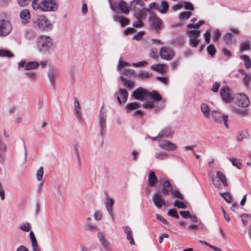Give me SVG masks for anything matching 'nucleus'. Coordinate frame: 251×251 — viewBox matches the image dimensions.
I'll use <instances>...</instances> for the list:
<instances>
[{
	"instance_id": "f257e3e1",
	"label": "nucleus",
	"mask_w": 251,
	"mask_h": 251,
	"mask_svg": "<svg viewBox=\"0 0 251 251\" xmlns=\"http://www.w3.org/2000/svg\"><path fill=\"white\" fill-rule=\"evenodd\" d=\"M33 9L41 11H54L58 8V5L53 0H33L32 3Z\"/></svg>"
},
{
	"instance_id": "f03ea898",
	"label": "nucleus",
	"mask_w": 251,
	"mask_h": 251,
	"mask_svg": "<svg viewBox=\"0 0 251 251\" xmlns=\"http://www.w3.org/2000/svg\"><path fill=\"white\" fill-rule=\"evenodd\" d=\"M52 45V40L48 36L41 35L38 40L37 46L41 52L48 51Z\"/></svg>"
},
{
	"instance_id": "7ed1b4c3",
	"label": "nucleus",
	"mask_w": 251,
	"mask_h": 251,
	"mask_svg": "<svg viewBox=\"0 0 251 251\" xmlns=\"http://www.w3.org/2000/svg\"><path fill=\"white\" fill-rule=\"evenodd\" d=\"M232 101L239 106L243 107H247L250 104L249 98L244 93L235 94L232 97Z\"/></svg>"
},
{
	"instance_id": "20e7f679",
	"label": "nucleus",
	"mask_w": 251,
	"mask_h": 251,
	"mask_svg": "<svg viewBox=\"0 0 251 251\" xmlns=\"http://www.w3.org/2000/svg\"><path fill=\"white\" fill-rule=\"evenodd\" d=\"M33 25L35 27L41 30H46L51 29V25L45 16L41 15L36 19H33Z\"/></svg>"
},
{
	"instance_id": "39448f33",
	"label": "nucleus",
	"mask_w": 251,
	"mask_h": 251,
	"mask_svg": "<svg viewBox=\"0 0 251 251\" xmlns=\"http://www.w3.org/2000/svg\"><path fill=\"white\" fill-rule=\"evenodd\" d=\"M103 106H102L101 107L100 114H99V124L100 127V135L102 138H103L104 135L106 133V111H103Z\"/></svg>"
},
{
	"instance_id": "423d86ee",
	"label": "nucleus",
	"mask_w": 251,
	"mask_h": 251,
	"mask_svg": "<svg viewBox=\"0 0 251 251\" xmlns=\"http://www.w3.org/2000/svg\"><path fill=\"white\" fill-rule=\"evenodd\" d=\"M216 176L212 177V181L213 185L219 188L222 187V182L225 187L228 186L226 181V176L221 171H217L216 173Z\"/></svg>"
},
{
	"instance_id": "0eeeda50",
	"label": "nucleus",
	"mask_w": 251,
	"mask_h": 251,
	"mask_svg": "<svg viewBox=\"0 0 251 251\" xmlns=\"http://www.w3.org/2000/svg\"><path fill=\"white\" fill-rule=\"evenodd\" d=\"M201 34L200 30H189L187 32V35L189 37V45L193 48H196L200 42L198 39Z\"/></svg>"
},
{
	"instance_id": "6e6552de",
	"label": "nucleus",
	"mask_w": 251,
	"mask_h": 251,
	"mask_svg": "<svg viewBox=\"0 0 251 251\" xmlns=\"http://www.w3.org/2000/svg\"><path fill=\"white\" fill-rule=\"evenodd\" d=\"M148 90L140 87L133 91L131 96L135 100H144L148 99Z\"/></svg>"
},
{
	"instance_id": "1a4fd4ad",
	"label": "nucleus",
	"mask_w": 251,
	"mask_h": 251,
	"mask_svg": "<svg viewBox=\"0 0 251 251\" xmlns=\"http://www.w3.org/2000/svg\"><path fill=\"white\" fill-rule=\"evenodd\" d=\"M12 29L10 22L4 20H0V36H6Z\"/></svg>"
},
{
	"instance_id": "9d476101",
	"label": "nucleus",
	"mask_w": 251,
	"mask_h": 251,
	"mask_svg": "<svg viewBox=\"0 0 251 251\" xmlns=\"http://www.w3.org/2000/svg\"><path fill=\"white\" fill-rule=\"evenodd\" d=\"M117 100L120 104L125 103L127 100L128 93L127 90L124 88H120L116 93Z\"/></svg>"
},
{
	"instance_id": "9b49d317",
	"label": "nucleus",
	"mask_w": 251,
	"mask_h": 251,
	"mask_svg": "<svg viewBox=\"0 0 251 251\" xmlns=\"http://www.w3.org/2000/svg\"><path fill=\"white\" fill-rule=\"evenodd\" d=\"M211 116L217 122L220 123L223 121L225 126L226 128L228 127L227 124L228 116L227 115H222L219 111L214 110L211 112Z\"/></svg>"
},
{
	"instance_id": "f8f14e48",
	"label": "nucleus",
	"mask_w": 251,
	"mask_h": 251,
	"mask_svg": "<svg viewBox=\"0 0 251 251\" xmlns=\"http://www.w3.org/2000/svg\"><path fill=\"white\" fill-rule=\"evenodd\" d=\"M149 19L152 20V26L154 30L156 32L159 33L160 30L164 28L163 21L156 16H151Z\"/></svg>"
},
{
	"instance_id": "ddd939ff",
	"label": "nucleus",
	"mask_w": 251,
	"mask_h": 251,
	"mask_svg": "<svg viewBox=\"0 0 251 251\" xmlns=\"http://www.w3.org/2000/svg\"><path fill=\"white\" fill-rule=\"evenodd\" d=\"M160 57L164 59L170 60L175 56L172 49L168 47H162L160 50Z\"/></svg>"
},
{
	"instance_id": "4468645a",
	"label": "nucleus",
	"mask_w": 251,
	"mask_h": 251,
	"mask_svg": "<svg viewBox=\"0 0 251 251\" xmlns=\"http://www.w3.org/2000/svg\"><path fill=\"white\" fill-rule=\"evenodd\" d=\"M152 201L154 205L158 208H161L162 206L166 205V202L163 196L158 193H155L152 197Z\"/></svg>"
},
{
	"instance_id": "2eb2a0df",
	"label": "nucleus",
	"mask_w": 251,
	"mask_h": 251,
	"mask_svg": "<svg viewBox=\"0 0 251 251\" xmlns=\"http://www.w3.org/2000/svg\"><path fill=\"white\" fill-rule=\"evenodd\" d=\"M160 148L166 151H174L176 149L175 144L167 140H161L158 142Z\"/></svg>"
},
{
	"instance_id": "dca6fc26",
	"label": "nucleus",
	"mask_w": 251,
	"mask_h": 251,
	"mask_svg": "<svg viewBox=\"0 0 251 251\" xmlns=\"http://www.w3.org/2000/svg\"><path fill=\"white\" fill-rule=\"evenodd\" d=\"M220 95L222 100L225 102L228 103L232 101V97L229 94V88L228 86H224L221 88Z\"/></svg>"
},
{
	"instance_id": "f3484780",
	"label": "nucleus",
	"mask_w": 251,
	"mask_h": 251,
	"mask_svg": "<svg viewBox=\"0 0 251 251\" xmlns=\"http://www.w3.org/2000/svg\"><path fill=\"white\" fill-rule=\"evenodd\" d=\"M74 99V112L79 123H81L82 122V114L81 112V107L78 99L75 97Z\"/></svg>"
},
{
	"instance_id": "a211bd4d",
	"label": "nucleus",
	"mask_w": 251,
	"mask_h": 251,
	"mask_svg": "<svg viewBox=\"0 0 251 251\" xmlns=\"http://www.w3.org/2000/svg\"><path fill=\"white\" fill-rule=\"evenodd\" d=\"M114 200L113 198H109L108 197H106V201H105L106 209L109 214L110 215L113 221H114V216L113 211V206L114 204Z\"/></svg>"
},
{
	"instance_id": "6ab92c4d",
	"label": "nucleus",
	"mask_w": 251,
	"mask_h": 251,
	"mask_svg": "<svg viewBox=\"0 0 251 251\" xmlns=\"http://www.w3.org/2000/svg\"><path fill=\"white\" fill-rule=\"evenodd\" d=\"M118 8L123 13L126 15H127L130 10L128 4L123 0H121L118 3Z\"/></svg>"
},
{
	"instance_id": "aec40b11",
	"label": "nucleus",
	"mask_w": 251,
	"mask_h": 251,
	"mask_svg": "<svg viewBox=\"0 0 251 251\" xmlns=\"http://www.w3.org/2000/svg\"><path fill=\"white\" fill-rule=\"evenodd\" d=\"M20 16L21 19H22L23 23L27 24L29 22L30 14L28 9H25L23 10L20 14Z\"/></svg>"
},
{
	"instance_id": "412c9836",
	"label": "nucleus",
	"mask_w": 251,
	"mask_h": 251,
	"mask_svg": "<svg viewBox=\"0 0 251 251\" xmlns=\"http://www.w3.org/2000/svg\"><path fill=\"white\" fill-rule=\"evenodd\" d=\"M173 132L172 131L170 126H167L163 128L158 134L157 137L159 138H168L172 136Z\"/></svg>"
},
{
	"instance_id": "4be33fe9",
	"label": "nucleus",
	"mask_w": 251,
	"mask_h": 251,
	"mask_svg": "<svg viewBox=\"0 0 251 251\" xmlns=\"http://www.w3.org/2000/svg\"><path fill=\"white\" fill-rule=\"evenodd\" d=\"M124 232L126 234V239L129 241L131 245H134L135 242L133 238L132 231L128 226H124L122 227Z\"/></svg>"
},
{
	"instance_id": "5701e85b",
	"label": "nucleus",
	"mask_w": 251,
	"mask_h": 251,
	"mask_svg": "<svg viewBox=\"0 0 251 251\" xmlns=\"http://www.w3.org/2000/svg\"><path fill=\"white\" fill-rule=\"evenodd\" d=\"M29 236L31 242V245L33 251H41L40 248L38 246L36 238L32 231L29 233Z\"/></svg>"
},
{
	"instance_id": "b1692460",
	"label": "nucleus",
	"mask_w": 251,
	"mask_h": 251,
	"mask_svg": "<svg viewBox=\"0 0 251 251\" xmlns=\"http://www.w3.org/2000/svg\"><path fill=\"white\" fill-rule=\"evenodd\" d=\"M113 19L116 22H119L122 27H125L129 23V20L123 16L115 15L113 17Z\"/></svg>"
},
{
	"instance_id": "393cba45",
	"label": "nucleus",
	"mask_w": 251,
	"mask_h": 251,
	"mask_svg": "<svg viewBox=\"0 0 251 251\" xmlns=\"http://www.w3.org/2000/svg\"><path fill=\"white\" fill-rule=\"evenodd\" d=\"M58 71L55 69H50L49 70L48 76L51 84L53 86L55 81V78L57 76Z\"/></svg>"
},
{
	"instance_id": "a878e982",
	"label": "nucleus",
	"mask_w": 251,
	"mask_h": 251,
	"mask_svg": "<svg viewBox=\"0 0 251 251\" xmlns=\"http://www.w3.org/2000/svg\"><path fill=\"white\" fill-rule=\"evenodd\" d=\"M173 186L169 180L165 181L163 184V194L168 195L170 192H172Z\"/></svg>"
},
{
	"instance_id": "bb28decb",
	"label": "nucleus",
	"mask_w": 251,
	"mask_h": 251,
	"mask_svg": "<svg viewBox=\"0 0 251 251\" xmlns=\"http://www.w3.org/2000/svg\"><path fill=\"white\" fill-rule=\"evenodd\" d=\"M149 97H150L156 101H161L162 100L161 96L155 90H153L151 92L148 91V98Z\"/></svg>"
},
{
	"instance_id": "cd10ccee",
	"label": "nucleus",
	"mask_w": 251,
	"mask_h": 251,
	"mask_svg": "<svg viewBox=\"0 0 251 251\" xmlns=\"http://www.w3.org/2000/svg\"><path fill=\"white\" fill-rule=\"evenodd\" d=\"M140 107V104L137 102H132L128 103L125 107L126 112L127 113H130L131 111L138 108Z\"/></svg>"
},
{
	"instance_id": "c85d7f7f",
	"label": "nucleus",
	"mask_w": 251,
	"mask_h": 251,
	"mask_svg": "<svg viewBox=\"0 0 251 251\" xmlns=\"http://www.w3.org/2000/svg\"><path fill=\"white\" fill-rule=\"evenodd\" d=\"M120 79L124 82V85L126 86L129 90H132L134 88L135 84L134 81L126 79L123 76H121Z\"/></svg>"
},
{
	"instance_id": "c756f323",
	"label": "nucleus",
	"mask_w": 251,
	"mask_h": 251,
	"mask_svg": "<svg viewBox=\"0 0 251 251\" xmlns=\"http://www.w3.org/2000/svg\"><path fill=\"white\" fill-rule=\"evenodd\" d=\"M149 11V9H147L146 8H144L139 11L136 12L135 14V16L138 20L143 19L146 18L147 16V12Z\"/></svg>"
},
{
	"instance_id": "7c9ffc66",
	"label": "nucleus",
	"mask_w": 251,
	"mask_h": 251,
	"mask_svg": "<svg viewBox=\"0 0 251 251\" xmlns=\"http://www.w3.org/2000/svg\"><path fill=\"white\" fill-rule=\"evenodd\" d=\"M157 181V177L155 173L153 171H151L149 174V185L151 187H153Z\"/></svg>"
},
{
	"instance_id": "2f4dec72",
	"label": "nucleus",
	"mask_w": 251,
	"mask_h": 251,
	"mask_svg": "<svg viewBox=\"0 0 251 251\" xmlns=\"http://www.w3.org/2000/svg\"><path fill=\"white\" fill-rule=\"evenodd\" d=\"M39 63L36 61L29 62L26 63L25 70H30L35 69L38 67Z\"/></svg>"
},
{
	"instance_id": "473e14b6",
	"label": "nucleus",
	"mask_w": 251,
	"mask_h": 251,
	"mask_svg": "<svg viewBox=\"0 0 251 251\" xmlns=\"http://www.w3.org/2000/svg\"><path fill=\"white\" fill-rule=\"evenodd\" d=\"M161 6L162 7V8L159 6L158 11L162 14H165L169 9L168 2L166 0H162L161 1Z\"/></svg>"
},
{
	"instance_id": "72a5a7b5",
	"label": "nucleus",
	"mask_w": 251,
	"mask_h": 251,
	"mask_svg": "<svg viewBox=\"0 0 251 251\" xmlns=\"http://www.w3.org/2000/svg\"><path fill=\"white\" fill-rule=\"evenodd\" d=\"M229 160L231 162L232 165L236 167L238 169H241L242 164L240 159L230 157Z\"/></svg>"
},
{
	"instance_id": "f704fd0d",
	"label": "nucleus",
	"mask_w": 251,
	"mask_h": 251,
	"mask_svg": "<svg viewBox=\"0 0 251 251\" xmlns=\"http://www.w3.org/2000/svg\"><path fill=\"white\" fill-rule=\"evenodd\" d=\"M248 137V134L246 131H241L237 133L236 138L239 141L243 140L244 139H247Z\"/></svg>"
},
{
	"instance_id": "c9c22d12",
	"label": "nucleus",
	"mask_w": 251,
	"mask_h": 251,
	"mask_svg": "<svg viewBox=\"0 0 251 251\" xmlns=\"http://www.w3.org/2000/svg\"><path fill=\"white\" fill-rule=\"evenodd\" d=\"M209 55L211 57L214 56L216 52V49L213 44H210L206 49Z\"/></svg>"
},
{
	"instance_id": "e433bc0d",
	"label": "nucleus",
	"mask_w": 251,
	"mask_h": 251,
	"mask_svg": "<svg viewBox=\"0 0 251 251\" xmlns=\"http://www.w3.org/2000/svg\"><path fill=\"white\" fill-rule=\"evenodd\" d=\"M192 15V13L190 11H184L180 13L178 18L180 20H187Z\"/></svg>"
},
{
	"instance_id": "4c0bfd02",
	"label": "nucleus",
	"mask_w": 251,
	"mask_h": 251,
	"mask_svg": "<svg viewBox=\"0 0 251 251\" xmlns=\"http://www.w3.org/2000/svg\"><path fill=\"white\" fill-rule=\"evenodd\" d=\"M233 36L234 35L232 33H227L224 36L223 40L226 44L229 45L231 43L232 38Z\"/></svg>"
},
{
	"instance_id": "58836bf2",
	"label": "nucleus",
	"mask_w": 251,
	"mask_h": 251,
	"mask_svg": "<svg viewBox=\"0 0 251 251\" xmlns=\"http://www.w3.org/2000/svg\"><path fill=\"white\" fill-rule=\"evenodd\" d=\"M205 23V21L203 20H201L198 23L193 25L192 24H189L187 25V28H195L196 29H199L200 26L202 25H203Z\"/></svg>"
},
{
	"instance_id": "ea45409f",
	"label": "nucleus",
	"mask_w": 251,
	"mask_h": 251,
	"mask_svg": "<svg viewBox=\"0 0 251 251\" xmlns=\"http://www.w3.org/2000/svg\"><path fill=\"white\" fill-rule=\"evenodd\" d=\"M201 108L202 112L205 116L208 117L210 115L209 109L207 104L202 103Z\"/></svg>"
},
{
	"instance_id": "a19ab883",
	"label": "nucleus",
	"mask_w": 251,
	"mask_h": 251,
	"mask_svg": "<svg viewBox=\"0 0 251 251\" xmlns=\"http://www.w3.org/2000/svg\"><path fill=\"white\" fill-rule=\"evenodd\" d=\"M155 157L159 160H164L169 157V154L166 152H160L155 153Z\"/></svg>"
},
{
	"instance_id": "79ce46f5",
	"label": "nucleus",
	"mask_w": 251,
	"mask_h": 251,
	"mask_svg": "<svg viewBox=\"0 0 251 251\" xmlns=\"http://www.w3.org/2000/svg\"><path fill=\"white\" fill-rule=\"evenodd\" d=\"M36 36L35 32L31 29H28L25 31V37L27 39H31Z\"/></svg>"
},
{
	"instance_id": "37998d69",
	"label": "nucleus",
	"mask_w": 251,
	"mask_h": 251,
	"mask_svg": "<svg viewBox=\"0 0 251 251\" xmlns=\"http://www.w3.org/2000/svg\"><path fill=\"white\" fill-rule=\"evenodd\" d=\"M152 75L151 73H149L145 71H141L137 75L138 77L141 79L147 78Z\"/></svg>"
},
{
	"instance_id": "c03bdc74",
	"label": "nucleus",
	"mask_w": 251,
	"mask_h": 251,
	"mask_svg": "<svg viewBox=\"0 0 251 251\" xmlns=\"http://www.w3.org/2000/svg\"><path fill=\"white\" fill-rule=\"evenodd\" d=\"M0 56L12 57L13 56V54L8 50H0Z\"/></svg>"
},
{
	"instance_id": "a18cd8bd",
	"label": "nucleus",
	"mask_w": 251,
	"mask_h": 251,
	"mask_svg": "<svg viewBox=\"0 0 251 251\" xmlns=\"http://www.w3.org/2000/svg\"><path fill=\"white\" fill-rule=\"evenodd\" d=\"M221 196L228 203H230L232 201L231 196L229 192L222 193Z\"/></svg>"
},
{
	"instance_id": "49530a36",
	"label": "nucleus",
	"mask_w": 251,
	"mask_h": 251,
	"mask_svg": "<svg viewBox=\"0 0 251 251\" xmlns=\"http://www.w3.org/2000/svg\"><path fill=\"white\" fill-rule=\"evenodd\" d=\"M250 49V43L249 41H246L240 45V50L244 51Z\"/></svg>"
},
{
	"instance_id": "de8ad7c7",
	"label": "nucleus",
	"mask_w": 251,
	"mask_h": 251,
	"mask_svg": "<svg viewBox=\"0 0 251 251\" xmlns=\"http://www.w3.org/2000/svg\"><path fill=\"white\" fill-rule=\"evenodd\" d=\"M164 68V65L163 64H158L153 65L151 66V69L154 71L162 72Z\"/></svg>"
},
{
	"instance_id": "09e8293b",
	"label": "nucleus",
	"mask_w": 251,
	"mask_h": 251,
	"mask_svg": "<svg viewBox=\"0 0 251 251\" xmlns=\"http://www.w3.org/2000/svg\"><path fill=\"white\" fill-rule=\"evenodd\" d=\"M44 174V169L41 167L37 171L36 177L38 180L41 181L42 179L43 175Z\"/></svg>"
},
{
	"instance_id": "8fccbe9b",
	"label": "nucleus",
	"mask_w": 251,
	"mask_h": 251,
	"mask_svg": "<svg viewBox=\"0 0 251 251\" xmlns=\"http://www.w3.org/2000/svg\"><path fill=\"white\" fill-rule=\"evenodd\" d=\"M221 33L219 29H215L213 32V40L214 42H216L219 40L221 38Z\"/></svg>"
},
{
	"instance_id": "3c124183",
	"label": "nucleus",
	"mask_w": 251,
	"mask_h": 251,
	"mask_svg": "<svg viewBox=\"0 0 251 251\" xmlns=\"http://www.w3.org/2000/svg\"><path fill=\"white\" fill-rule=\"evenodd\" d=\"M19 228L21 230L25 231H29L30 229V225L29 223L22 224Z\"/></svg>"
},
{
	"instance_id": "603ef678",
	"label": "nucleus",
	"mask_w": 251,
	"mask_h": 251,
	"mask_svg": "<svg viewBox=\"0 0 251 251\" xmlns=\"http://www.w3.org/2000/svg\"><path fill=\"white\" fill-rule=\"evenodd\" d=\"M129 65H130L128 62H125V61H122V58L120 57V60L119 61V63H118L117 68H118V69L120 70L121 69L123 68L124 67H125L126 66H129Z\"/></svg>"
},
{
	"instance_id": "864d4df0",
	"label": "nucleus",
	"mask_w": 251,
	"mask_h": 251,
	"mask_svg": "<svg viewBox=\"0 0 251 251\" xmlns=\"http://www.w3.org/2000/svg\"><path fill=\"white\" fill-rule=\"evenodd\" d=\"M174 205L175 207H176L178 208L185 209L186 208V205L183 202L178 201L177 200H176L175 201Z\"/></svg>"
},
{
	"instance_id": "5fc2aeb1",
	"label": "nucleus",
	"mask_w": 251,
	"mask_h": 251,
	"mask_svg": "<svg viewBox=\"0 0 251 251\" xmlns=\"http://www.w3.org/2000/svg\"><path fill=\"white\" fill-rule=\"evenodd\" d=\"M24 74L32 80H35L37 78V74L35 72H26Z\"/></svg>"
},
{
	"instance_id": "6e6d98bb",
	"label": "nucleus",
	"mask_w": 251,
	"mask_h": 251,
	"mask_svg": "<svg viewBox=\"0 0 251 251\" xmlns=\"http://www.w3.org/2000/svg\"><path fill=\"white\" fill-rule=\"evenodd\" d=\"M123 74L127 76L134 75H135V72L132 69H126L123 71Z\"/></svg>"
},
{
	"instance_id": "4d7b16f0",
	"label": "nucleus",
	"mask_w": 251,
	"mask_h": 251,
	"mask_svg": "<svg viewBox=\"0 0 251 251\" xmlns=\"http://www.w3.org/2000/svg\"><path fill=\"white\" fill-rule=\"evenodd\" d=\"M211 33L209 29H207L204 34V37L205 38V42L208 44L210 41Z\"/></svg>"
},
{
	"instance_id": "13d9d810",
	"label": "nucleus",
	"mask_w": 251,
	"mask_h": 251,
	"mask_svg": "<svg viewBox=\"0 0 251 251\" xmlns=\"http://www.w3.org/2000/svg\"><path fill=\"white\" fill-rule=\"evenodd\" d=\"M154 106V103L153 101H147L143 104V107L144 108H152Z\"/></svg>"
},
{
	"instance_id": "bf43d9fd",
	"label": "nucleus",
	"mask_w": 251,
	"mask_h": 251,
	"mask_svg": "<svg viewBox=\"0 0 251 251\" xmlns=\"http://www.w3.org/2000/svg\"><path fill=\"white\" fill-rule=\"evenodd\" d=\"M251 81V75L245 74L244 77V83L246 86H248Z\"/></svg>"
},
{
	"instance_id": "052dcab7",
	"label": "nucleus",
	"mask_w": 251,
	"mask_h": 251,
	"mask_svg": "<svg viewBox=\"0 0 251 251\" xmlns=\"http://www.w3.org/2000/svg\"><path fill=\"white\" fill-rule=\"evenodd\" d=\"M184 7L185 9L193 10L194 9L193 4L189 1H184Z\"/></svg>"
},
{
	"instance_id": "680f3d73",
	"label": "nucleus",
	"mask_w": 251,
	"mask_h": 251,
	"mask_svg": "<svg viewBox=\"0 0 251 251\" xmlns=\"http://www.w3.org/2000/svg\"><path fill=\"white\" fill-rule=\"evenodd\" d=\"M144 33L145 32L143 31H139L138 33L133 36V39L137 41L140 40L142 38Z\"/></svg>"
},
{
	"instance_id": "e2e57ef3",
	"label": "nucleus",
	"mask_w": 251,
	"mask_h": 251,
	"mask_svg": "<svg viewBox=\"0 0 251 251\" xmlns=\"http://www.w3.org/2000/svg\"><path fill=\"white\" fill-rule=\"evenodd\" d=\"M170 194H171L173 196L179 199H183V197L181 194V193L179 192L178 190H176L175 191H173V189L172 190V192H170Z\"/></svg>"
},
{
	"instance_id": "0e129e2a",
	"label": "nucleus",
	"mask_w": 251,
	"mask_h": 251,
	"mask_svg": "<svg viewBox=\"0 0 251 251\" xmlns=\"http://www.w3.org/2000/svg\"><path fill=\"white\" fill-rule=\"evenodd\" d=\"M31 0H17L18 4L21 6H26L29 2L31 1Z\"/></svg>"
},
{
	"instance_id": "69168bd1",
	"label": "nucleus",
	"mask_w": 251,
	"mask_h": 251,
	"mask_svg": "<svg viewBox=\"0 0 251 251\" xmlns=\"http://www.w3.org/2000/svg\"><path fill=\"white\" fill-rule=\"evenodd\" d=\"M179 214L184 218H188L191 217V215L188 211H181L179 212Z\"/></svg>"
},
{
	"instance_id": "338daca9",
	"label": "nucleus",
	"mask_w": 251,
	"mask_h": 251,
	"mask_svg": "<svg viewBox=\"0 0 251 251\" xmlns=\"http://www.w3.org/2000/svg\"><path fill=\"white\" fill-rule=\"evenodd\" d=\"M147 64H148V63L147 61H142L138 62L137 63H133L132 64V66H133V67H140L146 65Z\"/></svg>"
},
{
	"instance_id": "774afa93",
	"label": "nucleus",
	"mask_w": 251,
	"mask_h": 251,
	"mask_svg": "<svg viewBox=\"0 0 251 251\" xmlns=\"http://www.w3.org/2000/svg\"><path fill=\"white\" fill-rule=\"evenodd\" d=\"M132 26L136 28L141 27L143 26V23L140 20H138L133 23Z\"/></svg>"
}]
</instances>
